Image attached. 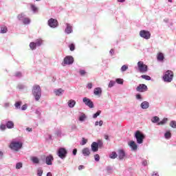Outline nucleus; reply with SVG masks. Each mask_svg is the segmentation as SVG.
I'll list each match as a JSON object with an SVG mask.
<instances>
[{
  "label": "nucleus",
  "mask_w": 176,
  "mask_h": 176,
  "mask_svg": "<svg viewBox=\"0 0 176 176\" xmlns=\"http://www.w3.org/2000/svg\"><path fill=\"white\" fill-rule=\"evenodd\" d=\"M172 133L171 131H166L164 133V138L166 140L171 139Z\"/></svg>",
  "instance_id": "nucleus-26"
},
{
  "label": "nucleus",
  "mask_w": 176,
  "mask_h": 176,
  "mask_svg": "<svg viewBox=\"0 0 176 176\" xmlns=\"http://www.w3.org/2000/svg\"><path fill=\"white\" fill-rule=\"evenodd\" d=\"M136 91L138 92H145L148 91V87L146 84H139L136 87Z\"/></svg>",
  "instance_id": "nucleus-13"
},
{
  "label": "nucleus",
  "mask_w": 176,
  "mask_h": 176,
  "mask_svg": "<svg viewBox=\"0 0 176 176\" xmlns=\"http://www.w3.org/2000/svg\"><path fill=\"white\" fill-rule=\"evenodd\" d=\"M127 69H129V66H127V65H122L121 67V72H126Z\"/></svg>",
  "instance_id": "nucleus-48"
},
{
  "label": "nucleus",
  "mask_w": 176,
  "mask_h": 176,
  "mask_svg": "<svg viewBox=\"0 0 176 176\" xmlns=\"http://www.w3.org/2000/svg\"><path fill=\"white\" fill-rule=\"evenodd\" d=\"M35 113H36V114H37V116H41V109H36Z\"/></svg>",
  "instance_id": "nucleus-55"
},
{
  "label": "nucleus",
  "mask_w": 176,
  "mask_h": 176,
  "mask_svg": "<svg viewBox=\"0 0 176 176\" xmlns=\"http://www.w3.org/2000/svg\"><path fill=\"white\" fill-rule=\"evenodd\" d=\"M101 113H102L101 110H98V111H96V113L93 114V118H97V117H98V116H100V114H101Z\"/></svg>",
  "instance_id": "nucleus-42"
},
{
  "label": "nucleus",
  "mask_w": 176,
  "mask_h": 176,
  "mask_svg": "<svg viewBox=\"0 0 176 176\" xmlns=\"http://www.w3.org/2000/svg\"><path fill=\"white\" fill-rule=\"evenodd\" d=\"M32 94L36 102H38L42 96V88L38 84H34L32 87Z\"/></svg>",
  "instance_id": "nucleus-1"
},
{
  "label": "nucleus",
  "mask_w": 176,
  "mask_h": 176,
  "mask_svg": "<svg viewBox=\"0 0 176 176\" xmlns=\"http://www.w3.org/2000/svg\"><path fill=\"white\" fill-rule=\"evenodd\" d=\"M129 146L133 151H136L138 150V146L134 140H131V142H129Z\"/></svg>",
  "instance_id": "nucleus-15"
},
{
  "label": "nucleus",
  "mask_w": 176,
  "mask_h": 176,
  "mask_svg": "<svg viewBox=\"0 0 176 176\" xmlns=\"http://www.w3.org/2000/svg\"><path fill=\"white\" fill-rule=\"evenodd\" d=\"M140 36H141V38H144V39H150L151 36V34L149 31H146V30H142L140 32Z\"/></svg>",
  "instance_id": "nucleus-11"
},
{
  "label": "nucleus",
  "mask_w": 176,
  "mask_h": 176,
  "mask_svg": "<svg viewBox=\"0 0 176 176\" xmlns=\"http://www.w3.org/2000/svg\"><path fill=\"white\" fill-rule=\"evenodd\" d=\"M157 60L158 63H164L165 56H164V53H162L161 52L160 53H157Z\"/></svg>",
  "instance_id": "nucleus-14"
},
{
  "label": "nucleus",
  "mask_w": 176,
  "mask_h": 176,
  "mask_svg": "<svg viewBox=\"0 0 176 176\" xmlns=\"http://www.w3.org/2000/svg\"><path fill=\"white\" fill-rule=\"evenodd\" d=\"M82 153L84 155V156H89L91 154L89 148L88 147H86L85 148H83L82 151Z\"/></svg>",
  "instance_id": "nucleus-25"
},
{
  "label": "nucleus",
  "mask_w": 176,
  "mask_h": 176,
  "mask_svg": "<svg viewBox=\"0 0 176 176\" xmlns=\"http://www.w3.org/2000/svg\"><path fill=\"white\" fill-rule=\"evenodd\" d=\"M10 148L14 150V151H19V150L23 148V142H21L19 138L13 139L10 144Z\"/></svg>",
  "instance_id": "nucleus-2"
},
{
  "label": "nucleus",
  "mask_w": 176,
  "mask_h": 176,
  "mask_svg": "<svg viewBox=\"0 0 176 176\" xmlns=\"http://www.w3.org/2000/svg\"><path fill=\"white\" fill-rule=\"evenodd\" d=\"M134 138L136 140L138 144H142L146 138V135L141 131H136L134 133Z\"/></svg>",
  "instance_id": "nucleus-3"
},
{
  "label": "nucleus",
  "mask_w": 176,
  "mask_h": 176,
  "mask_svg": "<svg viewBox=\"0 0 176 176\" xmlns=\"http://www.w3.org/2000/svg\"><path fill=\"white\" fill-rule=\"evenodd\" d=\"M5 122L6 124V128H8V129H13V128H14V122H13V121L5 120Z\"/></svg>",
  "instance_id": "nucleus-16"
},
{
  "label": "nucleus",
  "mask_w": 176,
  "mask_h": 176,
  "mask_svg": "<svg viewBox=\"0 0 176 176\" xmlns=\"http://www.w3.org/2000/svg\"><path fill=\"white\" fill-rule=\"evenodd\" d=\"M28 107V105L27 104H23L21 107V110L25 111L27 110Z\"/></svg>",
  "instance_id": "nucleus-54"
},
{
  "label": "nucleus",
  "mask_w": 176,
  "mask_h": 176,
  "mask_svg": "<svg viewBox=\"0 0 176 176\" xmlns=\"http://www.w3.org/2000/svg\"><path fill=\"white\" fill-rule=\"evenodd\" d=\"M94 158H95V160H96V162H99V160H100V157L99 154H95Z\"/></svg>",
  "instance_id": "nucleus-53"
},
{
  "label": "nucleus",
  "mask_w": 176,
  "mask_h": 176,
  "mask_svg": "<svg viewBox=\"0 0 176 176\" xmlns=\"http://www.w3.org/2000/svg\"><path fill=\"white\" fill-rule=\"evenodd\" d=\"M116 82H117L118 84H123L124 80L123 78H116Z\"/></svg>",
  "instance_id": "nucleus-46"
},
{
  "label": "nucleus",
  "mask_w": 176,
  "mask_h": 176,
  "mask_svg": "<svg viewBox=\"0 0 176 176\" xmlns=\"http://www.w3.org/2000/svg\"><path fill=\"white\" fill-rule=\"evenodd\" d=\"M78 153V150L77 148H74L73 151H72V154L73 155H76Z\"/></svg>",
  "instance_id": "nucleus-60"
},
{
  "label": "nucleus",
  "mask_w": 176,
  "mask_h": 176,
  "mask_svg": "<svg viewBox=\"0 0 176 176\" xmlns=\"http://www.w3.org/2000/svg\"><path fill=\"white\" fill-rule=\"evenodd\" d=\"M82 102L86 106H88V107H89L90 109H93L94 107V102L89 98H87V96L82 98Z\"/></svg>",
  "instance_id": "nucleus-10"
},
{
  "label": "nucleus",
  "mask_w": 176,
  "mask_h": 176,
  "mask_svg": "<svg viewBox=\"0 0 176 176\" xmlns=\"http://www.w3.org/2000/svg\"><path fill=\"white\" fill-rule=\"evenodd\" d=\"M82 168H85L84 164H80V166H78V170H82Z\"/></svg>",
  "instance_id": "nucleus-59"
},
{
  "label": "nucleus",
  "mask_w": 176,
  "mask_h": 176,
  "mask_svg": "<svg viewBox=\"0 0 176 176\" xmlns=\"http://www.w3.org/2000/svg\"><path fill=\"white\" fill-rule=\"evenodd\" d=\"M14 77H16L17 78H21L23 77V73L21 72H16L14 74Z\"/></svg>",
  "instance_id": "nucleus-31"
},
{
  "label": "nucleus",
  "mask_w": 176,
  "mask_h": 176,
  "mask_svg": "<svg viewBox=\"0 0 176 176\" xmlns=\"http://www.w3.org/2000/svg\"><path fill=\"white\" fill-rule=\"evenodd\" d=\"M92 87H93L92 82H88L87 85V88H88L89 89H91Z\"/></svg>",
  "instance_id": "nucleus-57"
},
{
  "label": "nucleus",
  "mask_w": 176,
  "mask_h": 176,
  "mask_svg": "<svg viewBox=\"0 0 176 176\" xmlns=\"http://www.w3.org/2000/svg\"><path fill=\"white\" fill-rule=\"evenodd\" d=\"M47 176H53L52 173H51V171H49L48 173H47Z\"/></svg>",
  "instance_id": "nucleus-64"
},
{
  "label": "nucleus",
  "mask_w": 176,
  "mask_h": 176,
  "mask_svg": "<svg viewBox=\"0 0 176 176\" xmlns=\"http://www.w3.org/2000/svg\"><path fill=\"white\" fill-rule=\"evenodd\" d=\"M62 132L61 131H57L56 132V135H57V136H61Z\"/></svg>",
  "instance_id": "nucleus-58"
},
{
  "label": "nucleus",
  "mask_w": 176,
  "mask_h": 176,
  "mask_svg": "<svg viewBox=\"0 0 176 176\" xmlns=\"http://www.w3.org/2000/svg\"><path fill=\"white\" fill-rule=\"evenodd\" d=\"M167 121H168V118H163V120H162V121H160L159 125H165V124H166Z\"/></svg>",
  "instance_id": "nucleus-40"
},
{
  "label": "nucleus",
  "mask_w": 176,
  "mask_h": 176,
  "mask_svg": "<svg viewBox=\"0 0 176 176\" xmlns=\"http://www.w3.org/2000/svg\"><path fill=\"white\" fill-rule=\"evenodd\" d=\"M135 98L138 100H140V102L143 100L142 95H141V94H136Z\"/></svg>",
  "instance_id": "nucleus-37"
},
{
  "label": "nucleus",
  "mask_w": 176,
  "mask_h": 176,
  "mask_svg": "<svg viewBox=\"0 0 176 176\" xmlns=\"http://www.w3.org/2000/svg\"><path fill=\"white\" fill-rule=\"evenodd\" d=\"M115 84H116V81L114 80H111L109 82V85H108L109 88H112V87H114Z\"/></svg>",
  "instance_id": "nucleus-38"
},
{
  "label": "nucleus",
  "mask_w": 176,
  "mask_h": 176,
  "mask_svg": "<svg viewBox=\"0 0 176 176\" xmlns=\"http://www.w3.org/2000/svg\"><path fill=\"white\" fill-rule=\"evenodd\" d=\"M57 155L60 159H65L67 155V151L65 147H60L58 150Z\"/></svg>",
  "instance_id": "nucleus-8"
},
{
  "label": "nucleus",
  "mask_w": 176,
  "mask_h": 176,
  "mask_svg": "<svg viewBox=\"0 0 176 176\" xmlns=\"http://www.w3.org/2000/svg\"><path fill=\"white\" fill-rule=\"evenodd\" d=\"M149 106H150L149 102H147L146 100L142 102V103L140 104L141 109H148Z\"/></svg>",
  "instance_id": "nucleus-21"
},
{
  "label": "nucleus",
  "mask_w": 176,
  "mask_h": 176,
  "mask_svg": "<svg viewBox=\"0 0 176 176\" xmlns=\"http://www.w3.org/2000/svg\"><path fill=\"white\" fill-rule=\"evenodd\" d=\"M65 32L67 34H72V32H73L72 25H71V24H69V23H67V24H66V28L65 29Z\"/></svg>",
  "instance_id": "nucleus-17"
},
{
  "label": "nucleus",
  "mask_w": 176,
  "mask_h": 176,
  "mask_svg": "<svg viewBox=\"0 0 176 176\" xmlns=\"http://www.w3.org/2000/svg\"><path fill=\"white\" fill-rule=\"evenodd\" d=\"M54 160L53 155H47L45 158V163L48 165L52 164V162Z\"/></svg>",
  "instance_id": "nucleus-18"
},
{
  "label": "nucleus",
  "mask_w": 176,
  "mask_h": 176,
  "mask_svg": "<svg viewBox=\"0 0 176 176\" xmlns=\"http://www.w3.org/2000/svg\"><path fill=\"white\" fill-rule=\"evenodd\" d=\"M4 107H10V103L8 102L4 103Z\"/></svg>",
  "instance_id": "nucleus-61"
},
{
  "label": "nucleus",
  "mask_w": 176,
  "mask_h": 176,
  "mask_svg": "<svg viewBox=\"0 0 176 176\" xmlns=\"http://www.w3.org/2000/svg\"><path fill=\"white\" fill-rule=\"evenodd\" d=\"M142 166H147V164H148L147 160H142Z\"/></svg>",
  "instance_id": "nucleus-56"
},
{
  "label": "nucleus",
  "mask_w": 176,
  "mask_h": 176,
  "mask_svg": "<svg viewBox=\"0 0 176 176\" xmlns=\"http://www.w3.org/2000/svg\"><path fill=\"white\" fill-rule=\"evenodd\" d=\"M17 88L19 89H25V88H27V87L25 84H18Z\"/></svg>",
  "instance_id": "nucleus-39"
},
{
  "label": "nucleus",
  "mask_w": 176,
  "mask_h": 176,
  "mask_svg": "<svg viewBox=\"0 0 176 176\" xmlns=\"http://www.w3.org/2000/svg\"><path fill=\"white\" fill-rule=\"evenodd\" d=\"M48 25L51 28H56L58 26V21L56 19L51 18L48 20Z\"/></svg>",
  "instance_id": "nucleus-12"
},
{
  "label": "nucleus",
  "mask_w": 176,
  "mask_h": 176,
  "mask_svg": "<svg viewBox=\"0 0 176 176\" xmlns=\"http://www.w3.org/2000/svg\"><path fill=\"white\" fill-rule=\"evenodd\" d=\"M42 43L43 41H41V39H38L35 42H31L30 43V47L31 50H35L37 47L41 46Z\"/></svg>",
  "instance_id": "nucleus-9"
},
{
  "label": "nucleus",
  "mask_w": 176,
  "mask_h": 176,
  "mask_svg": "<svg viewBox=\"0 0 176 176\" xmlns=\"http://www.w3.org/2000/svg\"><path fill=\"white\" fill-rule=\"evenodd\" d=\"M31 9L32 12H34V13H36V12H38V8H36L35 5H31Z\"/></svg>",
  "instance_id": "nucleus-47"
},
{
  "label": "nucleus",
  "mask_w": 176,
  "mask_h": 176,
  "mask_svg": "<svg viewBox=\"0 0 176 176\" xmlns=\"http://www.w3.org/2000/svg\"><path fill=\"white\" fill-rule=\"evenodd\" d=\"M17 17L19 21H22L24 24L25 13H21L20 14H18Z\"/></svg>",
  "instance_id": "nucleus-28"
},
{
  "label": "nucleus",
  "mask_w": 176,
  "mask_h": 176,
  "mask_svg": "<svg viewBox=\"0 0 176 176\" xmlns=\"http://www.w3.org/2000/svg\"><path fill=\"white\" fill-rule=\"evenodd\" d=\"M170 126H171V128L176 129V121L175 120L170 121Z\"/></svg>",
  "instance_id": "nucleus-45"
},
{
  "label": "nucleus",
  "mask_w": 176,
  "mask_h": 176,
  "mask_svg": "<svg viewBox=\"0 0 176 176\" xmlns=\"http://www.w3.org/2000/svg\"><path fill=\"white\" fill-rule=\"evenodd\" d=\"M126 156V153L124 150H119L118 151V158L120 160H122V159H124Z\"/></svg>",
  "instance_id": "nucleus-19"
},
{
  "label": "nucleus",
  "mask_w": 176,
  "mask_h": 176,
  "mask_svg": "<svg viewBox=\"0 0 176 176\" xmlns=\"http://www.w3.org/2000/svg\"><path fill=\"white\" fill-rule=\"evenodd\" d=\"M118 156V154L117 153H116V151H113V153H111V154H110L109 157L111 158V159H116V157H117Z\"/></svg>",
  "instance_id": "nucleus-44"
},
{
  "label": "nucleus",
  "mask_w": 176,
  "mask_h": 176,
  "mask_svg": "<svg viewBox=\"0 0 176 176\" xmlns=\"http://www.w3.org/2000/svg\"><path fill=\"white\" fill-rule=\"evenodd\" d=\"M138 69L140 73H146L148 71V66L144 63L143 60L138 62Z\"/></svg>",
  "instance_id": "nucleus-6"
},
{
  "label": "nucleus",
  "mask_w": 176,
  "mask_h": 176,
  "mask_svg": "<svg viewBox=\"0 0 176 176\" xmlns=\"http://www.w3.org/2000/svg\"><path fill=\"white\" fill-rule=\"evenodd\" d=\"M23 167V164L21 162H17L16 164V168H21Z\"/></svg>",
  "instance_id": "nucleus-52"
},
{
  "label": "nucleus",
  "mask_w": 176,
  "mask_h": 176,
  "mask_svg": "<svg viewBox=\"0 0 176 176\" xmlns=\"http://www.w3.org/2000/svg\"><path fill=\"white\" fill-rule=\"evenodd\" d=\"M87 139H85V138H82L81 143L82 146H85V144H87Z\"/></svg>",
  "instance_id": "nucleus-51"
},
{
  "label": "nucleus",
  "mask_w": 176,
  "mask_h": 176,
  "mask_svg": "<svg viewBox=\"0 0 176 176\" xmlns=\"http://www.w3.org/2000/svg\"><path fill=\"white\" fill-rule=\"evenodd\" d=\"M152 176H160V175L157 172L154 171V173H153V174H152Z\"/></svg>",
  "instance_id": "nucleus-63"
},
{
  "label": "nucleus",
  "mask_w": 176,
  "mask_h": 176,
  "mask_svg": "<svg viewBox=\"0 0 176 176\" xmlns=\"http://www.w3.org/2000/svg\"><path fill=\"white\" fill-rule=\"evenodd\" d=\"M6 128H7L6 122V124H1L0 125V130L1 131H6Z\"/></svg>",
  "instance_id": "nucleus-49"
},
{
  "label": "nucleus",
  "mask_w": 176,
  "mask_h": 176,
  "mask_svg": "<svg viewBox=\"0 0 176 176\" xmlns=\"http://www.w3.org/2000/svg\"><path fill=\"white\" fill-rule=\"evenodd\" d=\"M102 93V89L100 87H96L94 89V95H101Z\"/></svg>",
  "instance_id": "nucleus-22"
},
{
  "label": "nucleus",
  "mask_w": 176,
  "mask_h": 176,
  "mask_svg": "<svg viewBox=\"0 0 176 176\" xmlns=\"http://www.w3.org/2000/svg\"><path fill=\"white\" fill-rule=\"evenodd\" d=\"M43 173V170L42 167H38L37 168V175L42 176Z\"/></svg>",
  "instance_id": "nucleus-33"
},
{
  "label": "nucleus",
  "mask_w": 176,
  "mask_h": 176,
  "mask_svg": "<svg viewBox=\"0 0 176 176\" xmlns=\"http://www.w3.org/2000/svg\"><path fill=\"white\" fill-rule=\"evenodd\" d=\"M141 77L142 78H144L145 80H151V76H148L147 74H142Z\"/></svg>",
  "instance_id": "nucleus-43"
},
{
  "label": "nucleus",
  "mask_w": 176,
  "mask_h": 176,
  "mask_svg": "<svg viewBox=\"0 0 176 176\" xmlns=\"http://www.w3.org/2000/svg\"><path fill=\"white\" fill-rule=\"evenodd\" d=\"M21 104H23V102L21 100H17L14 103V107L16 110L21 109Z\"/></svg>",
  "instance_id": "nucleus-24"
},
{
  "label": "nucleus",
  "mask_w": 176,
  "mask_h": 176,
  "mask_svg": "<svg viewBox=\"0 0 176 176\" xmlns=\"http://www.w3.org/2000/svg\"><path fill=\"white\" fill-rule=\"evenodd\" d=\"M30 23H31V20H30V19H28V17H26L25 14H24L23 24L27 25V24H30Z\"/></svg>",
  "instance_id": "nucleus-34"
},
{
  "label": "nucleus",
  "mask_w": 176,
  "mask_h": 176,
  "mask_svg": "<svg viewBox=\"0 0 176 176\" xmlns=\"http://www.w3.org/2000/svg\"><path fill=\"white\" fill-rule=\"evenodd\" d=\"M74 63V56H65L63 63H62V65H72Z\"/></svg>",
  "instance_id": "nucleus-7"
},
{
  "label": "nucleus",
  "mask_w": 176,
  "mask_h": 176,
  "mask_svg": "<svg viewBox=\"0 0 176 176\" xmlns=\"http://www.w3.org/2000/svg\"><path fill=\"white\" fill-rule=\"evenodd\" d=\"M87 116L85 113H82L81 116H80L78 120L80 121L81 122H83L85 120H86Z\"/></svg>",
  "instance_id": "nucleus-30"
},
{
  "label": "nucleus",
  "mask_w": 176,
  "mask_h": 176,
  "mask_svg": "<svg viewBox=\"0 0 176 176\" xmlns=\"http://www.w3.org/2000/svg\"><path fill=\"white\" fill-rule=\"evenodd\" d=\"M160 118L157 116H155L154 117H153V118H151V122H153V124L157 123L159 125V122H160Z\"/></svg>",
  "instance_id": "nucleus-27"
},
{
  "label": "nucleus",
  "mask_w": 176,
  "mask_h": 176,
  "mask_svg": "<svg viewBox=\"0 0 176 176\" xmlns=\"http://www.w3.org/2000/svg\"><path fill=\"white\" fill-rule=\"evenodd\" d=\"M76 129H77L76 125H72V130L75 131Z\"/></svg>",
  "instance_id": "nucleus-62"
},
{
  "label": "nucleus",
  "mask_w": 176,
  "mask_h": 176,
  "mask_svg": "<svg viewBox=\"0 0 176 176\" xmlns=\"http://www.w3.org/2000/svg\"><path fill=\"white\" fill-rule=\"evenodd\" d=\"M103 143L102 140H98V142H93L91 145V149L93 153H97L98 151L99 148L102 147Z\"/></svg>",
  "instance_id": "nucleus-5"
},
{
  "label": "nucleus",
  "mask_w": 176,
  "mask_h": 176,
  "mask_svg": "<svg viewBox=\"0 0 176 176\" xmlns=\"http://www.w3.org/2000/svg\"><path fill=\"white\" fill-rule=\"evenodd\" d=\"M69 50H70L71 52H74L75 50V45H74V43H71L69 45Z\"/></svg>",
  "instance_id": "nucleus-50"
},
{
  "label": "nucleus",
  "mask_w": 176,
  "mask_h": 176,
  "mask_svg": "<svg viewBox=\"0 0 176 176\" xmlns=\"http://www.w3.org/2000/svg\"><path fill=\"white\" fill-rule=\"evenodd\" d=\"M174 77V73H173L172 70H166L164 74L163 75V80L167 82H170L173 81V78Z\"/></svg>",
  "instance_id": "nucleus-4"
},
{
  "label": "nucleus",
  "mask_w": 176,
  "mask_h": 176,
  "mask_svg": "<svg viewBox=\"0 0 176 176\" xmlns=\"http://www.w3.org/2000/svg\"><path fill=\"white\" fill-rule=\"evenodd\" d=\"M79 74L80 76H87L88 73L85 69H80Z\"/></svg>",
  "instance_id": "nucleus-32"
},
{
  "label": "nucleus",
  "mask_w": 176,
  "mask_h": 176,
  "mask_svg": "<svg viewBox=\"0 0 176 176\" xmlns=\"http://www.w3.org/2000/svg\"><path fill=\"white\" fill-rule=\"evenodd\" d=\"M75 104H76V102L75 100L74 99H70L68 102H67V105L70 108H73L74 107Z\"/></svg>",
  "instance_id": "nucleus-23"
},
{
  "label": "nucleus",
  "mask_w": 176,
  "mask_h": 176,
  "mask_svg": "<svg viewBox=\"0 0 176 176\" xmlns=\"http://www.w3.org/2000/svg\"><path fill=\"white\" fill-rule=\"evenodd\" d=\"M103 124H104V122L102 120H100V121H99V122H98V121H96L95 126H98V125H99V126H102Z\"/></svg>",
  "instance_id": "nucleus-41"
},
{
  "label": "nucleus",
  "mask_w": 176,
  "mask_h": 176,
  "mask_svg": "<svg viewBox=\"0 0 176 176\" xmlns=\"http://www.w3.org/2000/svg\"><path fill=\"white\" fill-rule=\"evenodd\" d=\"M106 170H107V174H111L113 171V167H111V166H107L106 167Z\"/></svg>",
  "instance_id": "nucleus-35"
},
{
  "label": "nucleus",
  "mask_w": 176,
  "mask_h": 176,
  "mask_svg": "<svg viewBox=\"0 0 176 176\" xmlns=\"http://www.w3.org/2000/svg\"><path fill=\"white\" fill-rule=\"evenodd\" d=\"M54 92L57 96H60L64 94L65 91L63 88H58V89H54Z\"/></svg>",
  "instance_id": "nucleus-20"
},
{
  "label": "nucleus",
  "mask_w": 176,
  "mask_h": 176,
  "mask_svg": "<svg viewBox=\"0 0 176 176\" xmlns=\"http://www.w3.org/2000/svg\"><path fill=\"white\" fill-rule=\"evenodd\" d=\"M31 160H32V163H34V164H38V163H40V161H39L38 157H32Z\"/></svg>",
  "instance_id": "nucleus-29"
},
{
  "label": "nucleus",
  "mask_w": 176,
  "mask_h": 176,
  "mask_svg": "<svg viewBox=\"0 0 176 176\" xmlns=\"http://www.w3.org/2000/svg\"><path fill=\"white\" fill-rule=\"evenodd\" d=\"M0 32L1 34H6L8 32L7 27H1Z\"/></svg>",
  "instance_id": "nucleus-36"
}]
</instances>
